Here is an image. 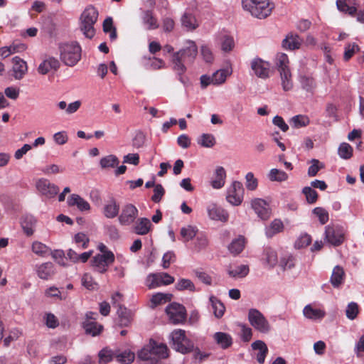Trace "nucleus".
<instances>
[{
    "label": "nucleus",
    "instance_id": "nucleus-41",
    "mask_svg": "<svg viewBox=\"0 0 364 364\" xmlns=\"http://www.w3.org/2000/svg\"><path fill=\"white\" fill-rule=\"evenodd\" d=\"M31 249L33 253L41 257H46L50 255L51 250L45 244L35 241L33 242Z\"/></svg>",
    "mask_w": 364,
    "mask_h": 364
},
{
    "label": "nucleus",
    "instance_id": "nucleus-26",
    "mask_svg": "<svg viewBox=\"0 0 364 364\" xmlns=\"http://www.w3.org/2000/svg\"><path fill=\"white\" fill-rule=\"evenodd\" d=\"M82 327L85 333L92 336L100 335L103 330V326L98 323L96 321H84Z\"/></svg>",
    "mask_w": 364,
    "mask_h": 364
},
{
    "label": "nucleus",
    "instance_id": "nucleus-49",
    "mask_svg": "<svg viewBox=\"0 0 364 364\" xmlns=\"http://www.w3.org/2000/svg\"><path fill=\"white\" fill-rule=\"evenodd\" d=\"M310 122L306 115L299 114L293 117L290 120L291 125L294 128H300L307 126Z\"/></svg>",
    "mask_w": 364,
    "mask_h": 364
},
{
    "label": "nucleus",
    "instance_id": "nucleus-20",
    "mask_svg": "<svg viewBox=\"0 0 364 364\" xmlns=\"http://www.w3.org/2000/svg\"><path fill=\"white\" fill-rule=\"evenodd\" d=\"M12 62L14 77L16 80L22 79L28 70L26 62L17 56L13 58Z\"/></svg>",
    "mask_w": 364,
    "mask_h": 364
},
{
    "label": "nucleus",
    "instance_id": "nucleus-22",
    "mask_svg": "<svg viewBox=\"0 0 364 364\" xmlns=\"http://www.w3.org/2000/svg\"><path fill=\"white\" fill-rule=\"evenodd\" d=\"M67 203L69 206H76L80 211H87L90 209L89 203L77 194L70 195Z\"/></svg>",
    "mask_w": 364,
    "mask_h": 364
},
{
    "label": "nucleus",
    "instance_id": "nucleus-31",
    "mask_svg": "<svg viewBox=\"0 0 364 364\" xmlns=\"http://www.w3.org/2000/svg\"><path fill=\"white\" fill-rule=\"evenodd\" d=\"M151 227V221L146 218H141L135 223L134 229L137 235H146Z\"/></svg>",
    "mask_w": 364,
    "mask_h": 364
},
{
    "label": "nucleus",
    "instance_id": "nucleus-2",
    "mask_svg": "<svg viewBox=\"0 0 364 364\" xmlns=\"http://www.w3.org/2000/svg\"><path fill=\"white\" fill-rule=\"evenodd\" d=\"M98 11L92 5L87 6L80 15V28L84 36L92 38L95 33L94 25L98 18Z\"/></svg>",
    "mask_w": 364,
    "mask_h": 364
},
{
    "label": "nucleus",
    "instance_id": "nucleus-10",
    "mask_svg": "<svg viewBox=\"0 0 364 364\" xmlns=\"http://www.w3.org/2000/svg\"><path fill=\"white\" fill-rule=\"evenodd\" d=\"M174 282V277L166 272L149 274L146 280L149 289H154L162 285H168Z\"/></svg>",
    "mask_w": 364,
    "mask_h": 364
},
{
    "label": "nucleus",
    "instance_id": "nucleus-35",
    "mask_svg": "<svg viewBox=\"0 0 364 364\" xmlns=\"http://www.w3.org/2000/svg\"><path fill=\"white\" fill-rule=\"evenodd\" d=\"M135 354L130 350H116V360L122 364H129L134 360Z\"/></svg>",
    "mask_w": 364,
    "mask_h": 364
},
{
    "label": "nucleus",
    "instance_id": "nucleus-59",
    "mask_svg": "<svg viewBox=\"0 0 364 364\" xmlns=\"http://www.w3.org/2000/svg\"><path fill=\"white\" fill-rule=\"evenodd\" d=\"M311 166L308 168V176L314 177L316 176L318 172L324 168V164L318 159H313L310 161Z\"/></svg>",
    "mask_w": 364,
    "mask_h": 364
},
{
    "label": "nucleus",
    "instance_id": "nucleus-30",
    "mask_svg": "<svg viewBox=\"0 0 364 364\" xmlns=\"http://www.w3.org/2000/svg\"><path fill=\"white\" fill-rule=\"evenodd\" d=\"M213 338L215 343L223 349H226L232 344V338L227 333L216 332L213 335Z\"/></svg>",
    "mask_w": 364,
    "mask_h": 364
},
{
    "label": "nucleus",
    "instance_id": "nucleus-61",
    "mask_svg": "<svg viewBox=\"0 0 364 364\" xmlns=\"http://www.w3.org/2000/svg\"><path fill=\"white\" fill-rule=\"evenodd\" d=\"M43 321L46 326L49 328H55L59 325V321L52 313H46L43 316Z\"/></svg>",
    "mask_w": 364,
    "mask_h": 364
},
{
    "label": "nucleus",
    "instance_id": "nucleus-44",
    "mask_svg": "<svg viewBox=\"0 0 364 364\" xmlns=\"http://www.w3.org/2000/svg\"><path fill=\"white\" fill-rule=\"evenodd\" d=\"M231 74L228 69H220L215 71L213 75V85H218L224 83L228 75Z\"/></svg>",
    "mask_w": 364,
    "mask_h": 364
},
{
    "label": "nucleus",
    "instance_id": "nucleus-8",
    "mask_svg": "<svg viewBox=\"0 0 364 364\" xmlns=\"http://www.w3.org/2000/svg\"><path fill=\"white\" fill-rule=\"evenodd\" d=\"M325 237L328 243L339 246L345 239V230L341 226L328 225L326 227Z\"/></svg>",
    "mask_w": 364,
    "mask_h": 364
},
{
    "label": "nucleus",
    "instance_id": "nucleus-53",
    "mask_svg": "<svg viewBox=\"0 0 364 364\" xmlns=\"http://www.w3.org/2000/svg\"><path fill=\"white\" fill-rule=\"evenodd\" d=\"M221 49L224 52H229L232 50L235 46L233 38L228 35H222L220 38Z\"/></svg>",
    "mask_w": 364,
    "mask_h": 364
},
{
    "label": "nucleus",
    "instance_id": "nucleus-50",
    "mask_svg": "<svg viewBox=\"0 0 364 364\" xmlns=\"http://www.w3.org/2000/svg\"><path fill=\"white\" fill-rule=\"evenodd\" d=\"M198 229L196 227L188 225L181 229V236L184 242H188L191 240L196 235Z\"/></svg>",
    "mask_w": 364,
    "mask_h": 364
},
{
    "label": "nucleus",
    "instance_id": "nucleus-25",
    "mask_svg": "<svg viewBox=\"0 0 364 364\" xmlns=\"http://www.w3.org/2000/svg\"><path fill=\"white\" fill-rule=\"evenodd\" d=\"M21 225L24 233L31 236L35 231L36 219L31 215H26L22 218Z\"/></svg>",
    "mask_w": 364,
    "mask_h": 364
},
{
    "label": "nucleus",
    "instance_id": "nucleus-3",
    "mask_svg": "<svg viewBox=\"0 0 364 364\" xmlns=\"http://www.w3.org/2000/svg\"><path fill=\"white\" fill-rule=\"evenodd\" d=\"M242 5L245 11L259 19L269 16L272 9L268 0H242Z\"/></svg>",
    "mask_w": 364,
    "mask_h": 364
},
{
    "label": "nucleus",
    "instance_id": "nucleus-54",
    "mask_svg": "<svg viewBox=\"0 0 364 364\" xmlns=\"http://www.w3.org/2000/svg\"><path fill=\"white\" fill-rule=\"evenodd\" d=\"M176 289L178 291L189 290L195 291L196 287L191 280L188 279H180L176 284Z\"/></svg>",
    "mask_w": 364,
    "mask_h": 364
},
{
    "label": "nucleus",
    "instance_id": "nucleus-64",
    "mask_svg": "<svg viewBox=\"0 0 364 364\" xmlns=\"http://www.w3.org/2000/svg\"><path fill=\"white\" fill-rule=\"evenodd\" d=\"M74 241L78 247L85 249L88 245L89 238L85 233L78 232L75 235Z\"/></svg>",
    "mask_w": 364,
    "mask_h": 364
},
{
    "label": "nucleus",
    "instance_id": "nucleus-5",
    "mask_svg": "<svg viewBox=\"0 0 364 364\" xmlns=\"http://www.w3.org/2000/svg\"><path fill=\"white\" fill-rule=\"evenodd\" d=\"M170 336L172 348L176 351L185 354L194 350V344L192 341L186 337L185 331L174 330Z\"/></svg>",
    "mask_w": 364,
    "mask_h": 364
},
{
    "label": "nucleus",
    "instance_id": "nucleus-56",
    "mask_svg": "<svg viewBox=\"0 0 364 364\" xmlns=\"http://www.w3.org/2000/svg\"><path fill=\"white\" fill-rule=\"evenodd\" d=\"M338 152L341 158L348 159L352 156L353 148L349 144L344 142L340 144Z\"/></svg>",
    "mask_w": 364,
    "mask_h": 364
},
{
    "label": "nucleus",
    "instance_id": "nucleus-51",
    "mask_svg": "<svg viewBox=\"0 0 364 364\" xmlns=\"http://www.w3.org/2000/svg\"><path fill=\"white\" fill-rule=\"evenodd\" d=\"M103 31L105 33H109V38L112 41L117 38L116 28L113 26V20L111 17H107L104 21Z\"/></svg>",
    "mask_w": 364,
    "mask_h": 364
},
{
    "label": "nucleus",
    "instance_id": "nucleus-27",
    "mask_svg": "<svg viewBox=\"0 0 364 364\" xmlns=\"http://www.w3.org/2000/svg\"><path fill=\"white\" fill-rule=\"evenodd\" d=\"M149 342H153V344L151 345L153 349L151 350H153L154 360L166 358L168 357V348L166 344L162 343H157L153 339H151Z\"/></svg>",
    "mask_w": 364,
    "mask_h": 364
},
{
    "label": "nucleus",
    "instance_id": "nucleus-16",
    "mask_svg": "<svg viewBox=\"0 0 364 364\" xmlns=\"http://www.w3.org/2000/svg\"><path fill=\"white\" fill-rule=\"evenodd\" d=\"M119 204L116 199L114 197H110L103 206L102 213L105 218L112 219L119 215Z\"/></svg>",
    "mask_w": 364,
    "mask_h": 364
},
{
    "label": "nucleus",
    "instance_id": "nucleus-6",
    "mask_svg": "<svg viewBox=\"0 0 364 364\" xmlns=\"http://www.w3.org/2000/svg\"><path fill=\"white\" fill-rule=\"evenodd\" d=\"M250 325L262 333H268L271 331V325L266 317L257 309H250L247 315Z\"/></svg>",
    "mask_w": 364,
    "mask_h": 364
},
{
    "label": "nucleus",
    "instance_id": "nucleus-63",
    "mask_svg": "<svg viewBox=\"0 0 364 364\" xmlns=\"http://www.w3.org/2000/svg\"><path fill=\"white\" fill-rule=\"evenodd\" d=\"M312 212L316 217H318L320 223L322 225H324L328 222V213L324 208L316 207L313 210Z\"/></svg>",
    "mask_w": 364,
    "mask_h": 364
},
{
    "label": "nucleus",
    "instance_id": "nucleus-21",
    "mask_svg": "<svg viewBox=\"0 0 364 364\" xmlns=\"http://www.w3.org/2000/svg\"><path fill=\"white\" fill-rule=\"evenodd\" d=\"M226 171L223 166H217L213 179L210 181L212 187L215 189L223 188L225 183Z\"/></svg>",
    "mask_w": 364,
    "mask_h": 364
},
{
    "label": "nucleus",
    "instance_id": "nucleus-52",
    "mask_svg": "<svg viewBox=\"0 0 364 364\" xmlns=\"http://www.w3.org/2000/svg\"><path fill=\"white\" fill-rule=\"evenodd\" d=\"M336 6L341 12L348 14L350 16H354L357 11L355 6H350L347 4V0H336Z\"/></svg>",
    "mask_w": 364,
    "mask_h": 364
},
{
    "label": "nucleus",
    "instance_id": "nucleus-60",
    "mask_svg": "<svg viewBox=\"0 0 364 364\" xmlns=\"http://www.w3.org/2000/svg\"><path fill=\"white\" fill-rule=\"evenodd\" d=\"M358 313L359 307L357 303L352 301L348 304L346 309V315L348 319H355L358 316Z\"/></svg>",
    "mask_w": 364,
    "mask_h": 364
},
{
    "label": "nucleus",
    "instance_id": "nucleus-7",
    "mask_svg": "<svg viewBox=\"0 0 364 364\" xmlns=\"http://www.w3.org/2000/svg\"><path fill=\"white\" fill-rule=\"evenodd\" d=\"M244 188L240 181H233L231 186L228 188L226 200L231 205H240L243 200Z\"/></svg>",
    "mask_w": 364,
    "mask_h": 364
},
{
    "label": "nucleus",
    "instance_id": "nucleus-45",
    "mask_svg": "<svg viewBox=\"0 0 364 364\" xmlns=\"http://www.w3.org/2000/svg\"><path fill=\"white\" fill-rule=\"evenodd\" d=\"M269 179L271 181L282 182L288 179V175L284 171L272 168L268 174Z\"/></svg>",
    "mask_w": 364,
    "mask_h": 364
},
{
    "label": "nucleus",
    "instance_id": "nucleus-36",
    "mask_svg": "<svg viewBox=\"0 0 364 364\" xmlns=\"http://www.w3.org/2000/svg\"><path fill=\"white\" fill-rule=\"evenodd\" d=\"M279 73L283 90L285 92L291 90L293 88V81L290 70H282Z\"/></svg>",
    "mask_w": 364,
    "mask_h": 364
},
{
    "label": "nucleus",
    "instance_id": "nucleus-47",
    "mask_svg": "<svg viewBox=\"0 0 364 364\" xmlns=\"http://www.w3.org/2000/svg\"><path fill=\"white\" fill-rule=\"evenodd\" d=\"M299 82L302 88L307 92H312L316 87L315 80L311 76L301 75L300 76Z\"/></svg>",
    "mask_w": 364,
    "mask_h": 364
},
{
    "label": "nucleus",
    "instance_id": "nucleus-42",
    "mask_svg": "<svg viewBox=\"0 0 364 364\" xmlns=\"http://www.w3.org/2000/svg\"><path fill=\"white\" fill-rule=\"evenodd\" d=\"M117 315L120 326H126L131 322V313L127 308L119 306L117 309Z\"/></svg>",
    "mask_w": 364,
    "mask_h": 364
},
{
    "label": "nucleus",
    "instance_id": "nucleus-62",
    "mask_svg": "<svg viewBox=\"0 0 364 364\" xmlns=\"http://www.w3.org/2000/svg\"><path fill=\"white\" fill-rule=\"evenodd\" d=\"M280 266L284 270L291 269L295 266V258L291 255L282 257L280 260Z\"/></svg>",
    "mask_w": 364,
    "mask_h": 364
},
{
    "label": "nucleus",
    "instance_id": "nucleus-43",
    "mask_svg": "<svg viewBox=\"0 0 364 364\" xmlns=\"http://www.w3.org/2000/svg\"><path fill=\"white\" fill-rule=\"evenodd\" d=\"M116 356V350H112L109 348H105L99 352V360L102 364H107L112 361Z\"/></svg>",
    "mask_w": 364,
    "mask_h": 364
},
{
    "label": "nucleus",
    "instance_id": "nucleus-57",
    "mask_svg": "<svg viewBox=\"0 0 364 364\" xmlns=\"http://www.w3.org/2000/svg\"><path fill=\"white\" fill-rule=\"evenodd\" d=\"M82 285L88 290H95L98 288V284L94 280L92 277L85 273L83 274L81 279Z\"/></svg>",
    "mask_w": 364,
    "mask_h": 364
},
{
    "label": "nucleus",
    "instance_id": "nucleus-24",
    "mask_svg": "<svg viewBox=\"0 0 364 364\" xmlns=\"http://www.w3.org/2000/svg\"><path fill=\"white\" fill-rule=\"evenodd\" d=\"M252 350H257L256 359L259 363H263L268 353V348L265 343L261 340L253 342L251 345Z\"/></svg>",
    "mask_w": 364,
    "mask_h": 364
},
{
    "label": "nucleus",
    "instance_id": "nucleus-39",
    "mask_svg": "<svg viewBox=\"0 0 364 364\" xmlns=\"http://www.w3.org/2000/svg\"><path fill=\"white\" fill-rule=\"evenodd\" d=\"M181 23L182 26L188 31H193L198 27L195 16L187 11H186L181 17Z\"/></svg>",
    "mask_w": 364,
    "mask_h": 364
},
{
    "label": "nucleus",
    "instance_id": "nucleus-9",
    "mask_svg": "<svg viewBox=\"0 0 364 364\" xmlns=\"http://www.w3.org/2000/svg\"><path fill=\"white\" fill-rule=\"evenodd\" d=\"M169 320L174 324L181 323L186 320L185 307L178 303H172L166 308Z\"/></svg>",
    "mask_w": 364,
    "mask_h": 364
},
{
    "label": "nucleus",
    "instance_id": "nucleus-37",
    "mask_svg": "<svg viewBox=\"0 0 364 364\" xmlns=\"http://www.w3.org/2000/svg\"><path fill=\"white\" fill-rule=\"evenodd\" d=\"M301 44V40L297 35H288L283 40L282 45L286 49L295 50L298 49Z\"/></svg>",
    "mask_w": 364,
    "mask_h": 364
},
{
    "label": "nucleus",
    "instance_id": "nucleus-11",
    "mask_svg": "<svg viewBox=\"0 0 364 364\" xmlns=\"http://www.w3.org/2000/svg\"><path fill=\"white\" fill-rule=\"evenodd\" d=\"M139 210L135 205L128 203L122 207L118 220L122 225L133 224L138 216Z\"/></svg>",
    "mask_w": 364,
    "mask_h": 364
},
{
    "label": "nucleus",
    "instance_id": "nucleus-46",
    "mask_svg": "<svg viewBox=\"0 0 364 364\" xmlns=\"http://www.w3.org/2000/svg\"><path fill=\"white\" fill-rule=\"evenodd\" d=\"M119 159L115 155H108L100 159V165L102 168H114L119 164Z\"/></svg>",
    "mask_w": 364,
    "mask_h": 364
},
{
    "label": "nucleus",
    "instance_id": "nucleus-15",
    "mask_svg": "<svg viewBox=\"0 0 364 364\" xmlns=\"http://www.w3.org/2000/svg\"><path fill=\"white\" fill-rule=\"evenodd\" d=\"M207 213L209 218L213 220L226 223L229 218V214L226 210L215 203L207 206Z\"/></svg>",
    "mask_w": 364,
    "mask_h": 364
},
{
    "label": "nucleus",
    "instance_id": "nucleus-38",
    "mask_svg": "<svg viewBox=\"0 0 364 364\" xmlns=\"http://www.w3.org/2000/svg\"><path fill=\"white\" fill-rule=\"evenodd\" d=\"M284 224L279 219L274 220L270 225L266 228L265 234L267 237H272L274 235L282 232Z\"/></svg>",
    "mask_w": 364,
    "mask_h": 364
},
{
    "label": "nucleus",
    "instance_id": "nucleus-14",
    "mask_svg": "<svg viewBox=\"0 0 364 364\" xmlns=\"http://www.w3.org/2000/svg\"><path fill=\"white\" fill-rule=\"evenodd\" d=\"M36 188L38 192L46 198L55 197L59 191V188L48 179L41 178L36 183Z\"/></svg>",
    "mask_w": 364,
    "mask_h": 364
},
{
    "label": "nucleus",
    "instance_id": "nucleus-1",
    "mask_svg": "<svg viewBox=\"0 0 364 364\" xmlns=\"http://www.w3.org/2000/svg\"><path fill=\"white\" fill-rule=\"evenodd\" d=\"M198 54V47L196 43L191 40L185 42L183 48L173 53V69L179 75L178 80L185 83L182 75L186 71L185 63H191L194 61Z\"/></svg>",
    "mask_w": 364,
    "mask_h": 364
},
{
    "label": "nucleus",
    "instance_id": "nucleus-19",
    "mask_svg": "<svg viewBox=\"0 0 364 364\" xmlns=\"http://www.w3.org/2000/svg\"><path fill=\"white\" fill-rule=\"evenodd\" d=\"M37 275L42 279L48 280L55 274V267L52 262H45L36 266Z\"/></svg>",
    "mask_w": 364,
    "mask_h": 364
},
{
    "label": "nucleus",
    "instance_id": "nucleus-13",
    "mask_svg": "<svg viewBox=\"0 0 364 364\" xmlns=\"http://www.w3.org/2000/svg\"><path fill=\"white\" fill-rule=\"evenodd\" d=\"M251 70L254 75L261 79H267L269 77L270 65L268 62L259 58H254L250 63Z\"/></svg>",
    "mask_w": 364,
    "mask_h": 364
},
{
    "label": "nucleus",
    "instance_id": "nucleus-4",
    "mask_svg": "<svg viewBox=\"0 0 364 364\" xmlns=\"http://www.w3.org/2000/svg\"><path fill=\"white\" fill-rule=\"evenodd\" d=\"M60 57L62 62L73 67L81 58V48L77 43H64L60 46Z\"/></svg>",
    "mask_w": 364,
    "mask_h": 364
},
{
    "label": "nucleus",
    "instance_id": "nucleus-28",
    "mask_svg": "<svg viewBox=\"0 0 364 364\" xmlns=\"http://www.w3.org/2000/svg\"><path fill=\"white\" fill-rule=\"evenodd\" d=\"M141 18L143 23L148 30H154L159 26L157 18L154 16L153 11L151 10L144 11Z\"/></svg>",
    "mask_w": 364,
    "mask_h": 364
},
{
    "label": "nucleus",
    "instance_id": "nucleus-29",
    "mask_svg": "<svg viewBox=\"0 0 364 364\" xmlns=\"http://www.w3.org/2000/svg\"><path fill=\"white\" fill-rule=\"evenodd\" d=\"M345 278V272L343 269L337 265L333 269L331 277V283L334 288H339L343 283Z\"/></svg>",
    "mask_w": 364,
    "mask_h": 364
},
{
    "label": "nucleus",
    "instance_id": "nucleus-32",
    "mask_svg": "<svg viewBox=\"0 0 364 364\" xmlns=\"http://www.w3.org/2000/svg\"><path fill=\"white\" fill-rule=\"evenodd\" d=\"M303 314L306 318L311 320L322 319L326 315L323 310L313 308L310 304L306 305L304 308Z\"/></svg>",
    "mask_w": 364,
    "mask_h": 364
},
{
    "label": "nucleus",
    "instance_id": "nucleus-55",
    "mask_svg": "<svg viewBox=\"0 0 364 364\" xmlns=\"http://www.w3.org/2000/svg\"><path fill=\"white\" fill-rule=\"evenodd\" d=\"M289 58L285 53H278L276 57V65L279 72L282 70H289Z\"/></svg>",
    "mask_w": 364,
    "mask_h": 364
},
{
    "label": "nucleus",
    "instance_id": "nucleus-58",
    "mask_svg": "<svg viewBox=\"0 0 364 364\" xmlns=\"http://www.w3.org/2000/svg\"><path fill=\"white\" fill-rule=\"evenodd\" d=\"M198 143L203 147L210 148L215 145V139L213 134H203L198 139Z\"/></svg>",
    "mask_w": 364,
    "mask_h": 364
},
{
    "label": "nucleus",
    "instance_id": "nucleus-23",
    "mask_svg": "<svg viewBox=\"0 0 364 364\" xmlns=\"http://www.w3.org/2000/svg\"><path fill=\"white\" fill-rule=\"evenodd\" d=\"M209 304L210 311L213 312L216 318H220L224 315L225 307L217 297L210 296L209 298Z\"/></svg>",
    "mask_w": 364,
    "mask_h": 364
},
{
    "label": "nucleus",
    "instance_id": "nucleus-40",
    "mask_svg": "<svg viewBox=\"0 0 364 364\" xmlns=\"http://www.w3.org/2000/svg\"><path fill=\"white\" fill-rule=\"evenodd\" d=\"M263 256L266 263L270 267H274L278 262L277 254L272 247H265L264 249Z\"/></svg>",
    "mask_w": 364,
    "mask_h": 364
},
{
    "label": "nucleus",
    "instance_id": "nucleus-18",
    "mask_svg": "<svg viewBox=\"0 0 364 364\" xmlns=\"http://www.w3.org/2000/svg\"><path fill=\"white\" fill-rule=\"evenodd\" d=\"M60 67V62L53 57H49L41 62L38 68V72L46 75L50 72L56 71Z\"/></svg>",
    "mask_w": 364,
    "mask_h": 364
},
{
    "label": "nucleus",
    "instance_id": "nucleus-33",
    "mask_svg": "<svg viewBox=\"0 0 364 364\" xmlns=\"http://www.w3.org/2000/svg\"><path fill=\"white\" fill-rule=\"evenodd\" d=\"M249 272V267L246 264L230 267L228 269V275L234 279L243 278L248 274Z\"/></svg>",
    "mask_w": 364,
    "mask_h": 364
},
{
    "label": "nucleus",
    "instance_id": "nucleus-34",
    "mask_svg": "<svg viewBox=\"0 0 364 364\" xmlns=\"http://www.w3.org/2000/svg\"><path fill=\"white\" fill-rule=\"evenodd\" d=\"M245 237L240 235L238 237L234 239L228 245V250L232 255L235 256L237 255L245 248Z\"/></svg>",
    "mask_w": 364,
    "mask_h": 364
},
{
    "label": "nucleus",
    "instance_id": "nucleus-48",
    "mask_svg": "<svg viewBox=\"0 0 364 364\" xmlns=\"http://www.w3.org/2000/svg\"><path fill=\"white\" fill-rule=\"evenodd\" d=\"M153 342H149L138 353V357L142 360H154L153 354V347H151Z\"/></svg>",
    "mask_w": 364,
    "mask_h": 364
},
{
    "label": "nucleus",
    "instance_id": "nucleus-17",
    "mask_svg": "<svg viewBox=\"0 0 364 364\" xmlns=\"http://www.w3.org/2000/svg\"><path fill=\"white\" fill-rule=\"evenodd\" d=\"M251 206L259 218L262 220L269 218L270 212L265 200L261 198H255L252 200Z\"/></svg>",
    "mask_w": 364,
    "mask_h": 364
},
{
    "label": "nucleus",
    "instance_id": "nucleus-12",
    "mask_svg": "<svg viewBox=\"0 0 364 364\" xmlns=\"http://www.w3.org/2000/svg\"><path fill=\"white\" fill-rule=\"evenodd\" d=\"M114 261V255L113 252H107L106 255H97L92 260V266L95 269L100 272L104 273L107 270V267Z\"/></svg>",
    "mask_w": 364,
    "mask_h": 364
}]
</instances>
